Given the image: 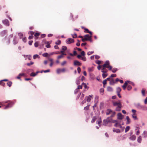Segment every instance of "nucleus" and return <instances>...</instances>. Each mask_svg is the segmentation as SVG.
I'll return each instance as SVG.
<instances>
[{"label": "nucleus", "instance_id": "nucleus-1", "mask_svg": "<svg viewBox=\"0 0 147 147\" xmlns=\"http://www.w3.org/2000/svg\"><path fill=\"white\" fill-rule=\"evenodd\" d=\"M113 105L114 106H117L115 110L117 111H120L122 107V105L120 100H118L117 101H112Z\"/></svg>", "mask_w": 147, "mask_h": 147}, {"label": "nucleus", "instance_id": "nucleus-48", "mask_svg": "<svg viewBox=\"0 0 147 147\" xmlns=\"http://www.w3.org/2000/svg\"><path fill=\"white\" fill-rule=\"evenodd\" d=\"M94 53L93 51H89V52H88V53H87V55H89L92 54V53Z\"/></svg>", "mask_w": 147, "mask_h": 147}, {"label": "nucleus", "instance_id": "nucleus-4", "mask_svg": "<svg viewBox=\"0 0 147 147\" xmlns=\"http://www.w3.org/2000/svg\"><path fill=\"white\" fill-rule=\"evenodd\" d=\"M132 117L134 120H137L138 119V118H137L136 114V110L134 109H132Z\"/></svg>", "mask_w": 147, "mask_h": 147}, {"label": "nucleus", "instance_id": "nucleus-45", "mask_svg": "<svg viewBox=\"0 0 147 147\" xmlns=\"http://www.w3.org/2000/svg\"><path fill=\"white\" fill-rule=\"evenodd\" d=\"M89 109V106H87L84 108V110H88Z\"/></svg>", "mask_w": 147, "mask_h": 147}, {"label": "nucleus", "instance_id": "nucleus-24", "mask_svg": "<svg viewBox=\"0 0 147 147\" xmlns=\"http://www.w3.org/2000/svg\"><path fill=\"white\" fill-rule=\"evenodd\" d=\"M94 67H89L88 69V71L89 72H92L94 70Z\"/></svg>", "mask_w": 147, "mask_h": 147}, {"label": "nucleus", "instance_id": "nucleus-11", "mask_svg": "<svg viewBox=\"0 0 147 147\" xmlns=\"http://www.w3.org/2000/svg\"><path fill=\"white\" fill-rule=\"evenodd\" d=\"M93 95H89L88 96L86 97L85 98L87 99V101L88 102L90 101L91 98H92Z\"/></svg>", "mask_w": 147, "mask_h": 147}, {"label": "nucleus", "instance_id": "nucleus-21", "mask_svg": "<svg viewBox=\"0 0 147 147\" xmlns=\"http://www.w3.org/2000/svg\"><path fill=\"white\" fill-rule=\"evenodd\" d=\"M142 140V137L141 136H140L138 138L137 141L139 143H140L141 141Z\"/></svg>", "mask_w": 147, "mask_h": 147}, {"label": "nucleus", "instance_id": "nucleus-44", "mask_svg": "<svg viewBox=\"0 0 147 147\" xmlns=\"http://www.w3.org/2000/svg\"><path fill=\"white\" fill-rule=\"evenodd\" d=\"M34 63L31 61L30 62V63H27V65L28 66H29L33 64Z\"/></svg>", "mask_w": 147, "mask_h": 147}, {"label": "nucleus", "instance_id": "nucleus-43", "mask_svg": "<svg viewBox=\"0 0 147 147\" xmlns=\"http://www.w3.org/2000/svg\"><path fill=\"white\" fill-rule=\"evenodd\" d=\"M137 128H138V130L136 132V134L137 135H138L140 134L139 127H137Z\"/></svg>", "mask_w": 147, "mask_h": 147}, {"label": "nucleus", "instance_id": "nucleus-7", "mask_svg": "<svg viewBox=\"0 0 147 147\" xmlns=\"http://www.w3.org/2000/svg\"><path fill=\"white\" fill-rule=\"evenodd\" d=\"M65 71L66 70L65 68L62 69L58 68L57 69L56 72L57 74H59L61 72H65Z\"/></svg>", "mask_w": 147, "mask_h": 147}, {"label": "nucleus", "instance_id": "nucleus-60", "mask_svg": "<svg viewBox=\"0 0 147 147\" xmlns=\"http://www.w3.org/2000/svg\"><path fill=\"white\" fill-rule=\"evenodd\" d=\"M95 58L96 59H99L100 58V56L98 55H95Z\"/></svg>", "mask_w": 147, "mask_h": 147}, {"label": "nucleus", "instance_id": "nucleus-25", "mask_svg": "<svg viewBox=\"0 0 147 147\" xmlns=\"http://www.w3.org/2000/svg\"><path fill=\"white\" fill-rule=\"evenodd\" d=\"M96 119V117L94 116V117H93L91 120V122L92 123L94 122Z\"/></svg>", "mask_w": 147, "mask_h": 147}, {"label": "nucleus", "instance_id": "nucleus-26", "mask_svg": "<svg viewBox=\"0 0 147 147\" xmlns=\"http://www.w3.org/2000/svg\"><path fill=\"white\" fill-rule=\"evenodd\" d=\"M126 119L127 120V124H129L130 123V119L128 116H127Z\"/></svg>", "mask_w": 147, "mask_h": 147}, {"label": "nucleus", "instance_id": "nucleus-51", "mask_svg": "<svg viewBox=\"0 0 147 147\" xmlns=\"http://www.w3.org/2000/svg\"><path fill=\"white\" fill-rule=\"evenodd\" d=\"M129 81H127L124 83L123 85L126 86L127 85L128 83L129 82Z\"/></svg>", "mask_w": 147, "mask_h": 147}, {"label": "nucleus", "instance_id": "nucleus-13", "mask_svg": "<svg viewBox=\"0 0 147 147\" xmlns=\"http://www.w3.org/2000/svg\"><path fill=\"white\" fill-rule=\"evenodd\" d=\"M117 119H123V116L120 113H119L117 114Z\"/></svg>", "mask_w": 147, "mask_h": 147}, {"label": "nucleus", "instance_id": "nucleus-59", "mask_svg": "<svg viewBox=\"0 0 147 147\" xmlns=\"http://www.w3.org/2000/svg\"><path fill=\"white\" fill-rule=\"evenodd\" d=\"M34 45L35 47H37L38 46V43L37 42H36L35 43Z\"/></svg>", "mask_w": 147, "mask_h": 147}, {"label": "nucleus", "instance_id": "nucleus-29", "mask_svg": "<svg viewBox=\"0 0 147 147\" xmlns=\"http://www.w3.org/2000/svg\"><path fill=\"white\" fill-rule=\"evenodd\" d=\"M12 82L11 81H9L7 83V84L9 87H10L12 84Z\"/></svg>", "mask_w": 147, "mask_h": 147}, {"label": "nucleus", "instance_id": "nucleus-37", "mask_svg": "<svg viewBox=\"0 0 147 147\" xmlns=\"http://www.w3.org/2000/svg\"><path fill=\"white\" fill-rule=\"evenodd\" d=\"M82 28H84V32H86V33H87V32H89V30L88 29H87V28H84V27H82Z\"/></svg>", "mask_w": 147, "mask_h": 147}, {"label": "nucleus", "instance_id": "nucleus-2", "mask_svg": "<svg viewBox=\"0 0 147 147\" xmlns=\"http://www.w3.org/2000/svg\"><path fill=\"white\" fill-rule=\"evenodd\" d=\"M102 67H104L109 69L110 70H111L112 67L110 65V63L109 61H106L103 65H102Z\"/></svg>", "mask_w": 147, "mask_h": 147}, {"label": "nucleus", "instance_id": "nucleus-56", "mask_svg": "<svg viewBox=\"0 0 147 147\" xmlns=\"http://www.w3.org/2000/svg\"><path fill=\"white\" fill-rule=\"evenodd\" d=\"M23 35V34L22 33H18V36L20 37H22Z\"/></svg>", "mask_w": 147, "mask_h": 147}, {"label": "nucleus", "instance_id": "nucleus-57", "mask_svg": "<svg viewBox=\"0 0 147 147\" xmlns=\"http://www.w3.org/2000/svg\"><path fill=\"white\" fill-rule=\"evenodd\" d=\"M103 84L104 85H105L107 84V81L106 80H105L103 81Z\"/></svg>", "mask_w": 147, "mask_h": 147}, {"label": "nucleus", "instance_id": "nucleus-46", "mask_svg": "<svg viewBox=\"0 0 147 147\" xmlns=\"http://www.w3.org/2000/svg\"><path fill=\"white\" fill-rule=\"evenodd\" d=\"M96 63L98 64H100L101 63V61L99 60H97L95 62Z\"/></svg>", "mask_w": 147, "mask_h": 147}, {"label": "nucleus", "instance_id": "nucleus-9", "mask_svg": "<svg viewBox=\"0 0 147 147\" xmlns=\"http://www.w3.org/2000/svg\"><path fill=\"white\" fill-rule=\"evenodd\" d=\"M74 65L75 66H81L82 63L77 60H75L74 61Z\"/></svg>", "mask_w": 147, "mask_h": 147}, {"label": "nucleus", "instance_id": "nucleus-22", "mask_svg": "<svg viewBox=\"0 0 147 147\" xmlns=\"http://www.w3.org/2000/svg\"><path fill=\"white\" fill-rule=\"evenodd\" d=\"M112 111L111 109H108L107 110V112H106V115H109L110 113H112Z\"/></svg>", "mask_w": 147, "mask_h": 147}, {"label": "nucleus", "instance_id": "nucleus-41", "mask_svg": "<svg viewBox=\"0 0 147 147\" xmlns=\"http://www.w3.org/2000/svg\"><path fill=\"white\" fill-rule=\"evenodd\" d=\"M63 57V55L62 54L61 55L58 56L57 57V58L58 59H59L62 58Z\"/></svg>", "mask_w": 147, "mask_h": 147}, {"label": "nucleus", "instance_id": "nucleus-50", "mask_svg": "<svg viewBox=\"0 0 147 147\" xmlns=\"http://www.w3.org/2000/svg\"><path fill=\"white\" fill-rule=\"evenodd\" d=\"M50 69H47V70H46L42 71H41V72H42V71H43L44 73H47V72H50Z\"/></svg>", "mask_w": 147, "mask_h": 147}, {"label": "nucleus", "instance_id": "nucleus-34", "mask_svg": "<svg viewBox=\"0 0 147 147\" xmlns=\"http://www.w3.org/2000/svg\"><path fill=\"white\" fill-rule=\"evenodd\" d=\"M142 93L143 96H145V90L143 89H142Z\"/></svg>", "mask_w": 147, "mask_h": 147}, {"label": "nucleus", "instance_id": "nucleus-10", "mask_svg": "<svg viewBox=\"0 0 147 147\" xmlns=\"http://www.w3.org/2000/svg\"><path fill=\"white\" fill-rule=\"evenodd\" d=\"M3 23L6 26H9V23L8 20L5 19L3 21Z\"/></svg>", "mask_w": 147, "mask_h": 147}, {"label": "nucleus", "instance_id": "nucleus-16", "mask_svg": "<svg viewBox=\"0 0 147 147\" xmlns=\"http://www.w3.org/2000/svg\"><path fill=\"white\" fill-rule=\"evenodd\" d=\"M114 126L116 127H121V125L119 122H118V121L116 122L114 125Z\"/></svg>", "mask_w": 147, "mask_h": 147}, {"label": "nucleus", "instance_id": "nucleus-27", "mask_svg": "<svg viewBox=\"0 0 147 147\" xmlns=\"http://www.w3.org/2000/svg\"><path fill=\"white\" fill-rule=\"evenodd\" d=\"M121 91V89L120 87H118L117 88V93H120V92Z\"/></svg>", "mask_w": 147, "mask_h": 147}, {"label": "nucleus", "instance_id": "nucleus-39", "mask_svg": "<svg viewBox=\"0 0 147 147\" xmlns=\"http://www.w3.org/2000/svg\"><path fill=\"white\" fill-rule=\"evenodd\" d=\"M67 49V48L66 46H63L62 47V49L63 51H65Z\"/></svg>", "mask_w": 147, "mask_h": 147}, {"label": "nucleus", "instance_id": "nucleus-38", "mask_svg": "<svg viewBox=\"0 0 147 147\" xmlns=\"http://www.w3.org/2000/svg\"><path fill=\"white\" fill-rule=\"evenodd\" d=\"M61 42L60 40H57L55 44L57 45H59L61 44Z\"/></svg>", "mask_w": 147, "mask_h": 147}, {"label": "nucleus", "instance_id": "nucleus-42", "mask_svg": "<svg viewBox=\"0 0 147 147\" xmlns=\"http://www.w3.org/2000/svg\"><path fill=\"white\" fill-rule=\"evenodd\" d=\"M39 55H34L33 58L34 59H36V58L38 57Z\"/></svg>", "mask_w": 147, "mask_h": 147}, {"label": "nucleus", "instance_id": "nucleus-47", "mask_svg": "<svg viewBox=\"0 0 147 147\" xmlns=\"http://www.w3.org/2000/svg\"><path fill=\"white\" fill-rule=\"evenodd\" d=\"M116 76V74H112L110 76V78H111V77H115Z\"/></svg>", "mask_w": 147, "mask_h": 147}, {"label": "nucleus", "instance_id": "nucleus-31", "mask_svg": "<svg viewBox=\"0 0 147 147\" xmlns=\"http://www.w3.org/2000/svg\"><path fill=\"white\" fill-rule=\"evenodd\" d=\"M117 69L116 68H113L112 69L111 71H112L113 73H115L117 70Z\"/></svg>", "mask_w": 147, "mask_h": 147}, {"label": "nucleus", "instance_id": "nucleus-52", "mask_svg": "<svg viewBox=\"0 0 147 147\" xmlns=\"http://www.w3.org/2000/svg\"><path fill=\"white\" fill-rule=\"evenodd\" d=\"M142 109L144 111H147V107H143L142 108Z\"/></svg>", "mask_w": 147, "mask_h": 147}, {"label": "nucleus", "instance_id": "nucleus-18", "mask_svg": "<svg viewBox=\"0 0 147 147\" xmlns=\"http://www.w3.org/2000/svg\"><path fill=\"white\" fill-rule=\"evenodd\" d=\"M7 31L6 30H4L2 31L1 33V36H3L6 34L7 33Z\"/></svg>", "mask_w": 147, "mask_h": 147}, {"label": "nucleus", "instance_id": "nucleus-19", "mask_svg": "<svg viewBox=\"0 0 147 147\" xmlns=\"http://www.w3.org/2000/svg\"><path fill=\"white\" fill-rule=\"evenodd\" d=\"M113 132H116L117 133H119L120 132V130L119 129H117L114 128L113 129Z\"/></svg>", "mask_w": 147, "mask_h": 147}, {"label": "nucleus", "instance_id": "nucleus-62", "mask_svg": "<svg viewBox=\"0 0 147 147\" xmlns=\"http://www.w3.org/2000/svg\"><path fill=\"white\" fill-rule=\"evenodd\" d=\"M81 54L82 56H84L85 55V53L84 51H82L81 53Z\"/></svg>", "mask_w": 147, "mask_h": 147}, {"label": "nucleus", "instance_id": "nucleus-6", "mask_svg": "<svg viewBox=\"0 0 147 147\" xmlns=\"http://www.w3.org/2000/svg\"><path fill=\"white\" fill-rule=\"evenodd\" d=\"M82 40L83 42L89 41L90 42H92V37H84V38H82Z\"/></svg>", "mask_w": 147, "mask_h": 147}, {"label": "nucleus", "instance_id": "nucleus-54", "mask_svg": "<svg viewBox=\"0 0 147 147\" xmlns=\"http://www.w3.org/2000/svg\"><path fill=\"white\" fill-rule=\"evenodd\" d=\"M84 95L83 94H82L81 95V97H80V98L81 99V100H82L83 99V98H84Z\"/></svg>", "mask_w": 147, "mask_h": 147}, {"label": "nucleus", "instance_id": "nucleus-17", "mask_svg": "<svg viewBox=\"0 0 147 147\" xmlns=\"http://www.w3.org/2000/svg\"><path fill=\"white\" fill-rule=\"evenodd\" d=\"M39 72L38 71L36 72V73L32 72L30 74V76L32 77L35 76Z\"/></svg>", "mask_w": 147, "mask_h": 147}, {"label": "nucleus", "instance_id": "nucleus-8", "mask_svg": "<svg viewBox=\"0 0 147 147\" xmlns=\"http://www.w3.org/2000/svg\"><path fill=\"white\" fill-rule=\"evenodd\" d=\"M66 41L67 44H69L73 42L74 41L73 39L70 38L66 40Z\"/></svg>", "mask_w": 147, "mask_h": 147}, {"label": "nucleus", "instance_id": "nucleus-14", "mask_svg": "<svg viewBox=\"0 0 147 147\" xmlns=\"http://www.w3.org/2000/svg\"><path fill=\"white\" fill-rule=\"evenodd\" d=\"M105 67H102L101 69V71L103 73H107L108 71V70Z\"/></svg>", "mask_w": 147, "mask_h": 147}, {"label": "nucleus", "instance_id": "nucleus-5", "mask_svg": "<svg viewBox=\"0 0 147 147\" xmlns=\"http://www.w3.org/2000/svg\"><path fill=\"white\" fill-rule=\"evenodd\" d=\"M28 34L31 35H34L35 37L38 36L40 34V33L39 32H36L35 33L34 32L32 31L29 32Z\"/></svg>", "mask_w": 147, "mask_h": 147}, {"label": "nucleus", "instance_id": "nucleus-58", "mask_svg": "<svg viewBox=\"0 0 147 147\" xmlns=\"http://www.w3.org/2000/svg\"><path fill=\"white\" fill-rule=\"evenodd\" d=\"M22 40L24 42H26V37H24L22 39Z\"/></svg>", "mask_w": 147, "mask_h": 147}, {"label": "nucleus", "instance_id": "nucleus-35", "mask_svg": "<svg viewBox=\"0 0 147 147\" xmlns=\"http://www.w3.org/2000/svg\"><path fill=\"white\" fill-rule=\"evenodd\" d=\"M67 63V61H63L61 63V66H64Z\"/></svg>", "mask_w": 147, "mask_h": 147}, {"label": "nucleus", "instance_id": "nucleus-49", "mask_svg": "<svg viewBox=\"0 0 147 147\" xmlns=\"http://www.w3.org/2000/svg\"><path fill=\"white\" fill-rule=\"evenodd\" d=\"M77 70L78 73L80 74L81 72V69L80 67H78L77 68Z\"/></svg>", "mask_w": 147, "mask_h": 147}, {"label": "nucleus", "instance_id": "nucleus-15", "mask_svg": "<svg viewBox=\"0 0 147 147\" xmlns=\"http://www.w3.org/2000/svg\"><path fill=\"white\" fill-rule=\"evenodd\" d=\"M48 59L49 61L51 62L50 64V67H52L53 66V59L49 57L48 58Z\"/></svg>", "mask_w": 147, "mask_h": 147}, {"label": "nucleus", "instance_id": "nucleus-28", "mask_svg": "<svg viewBox=\"0 0 147 147\" xmlns=\"http://www.w3.org/2000/svg\"><path fill=\"white\" fill-rule=\"evenodd\" d=\"M130 128V127L129 126H127L126 127L125 129V132H127L129 130Z\"/></svg>", "mask_w": 147, "mask_h": 147}, {"label": "nucleus", "instance_id": "nucleus-61", "mask_svg": "<svg viewBox=\"0 0 147 147\" xmlns=\"http://www.w3.org/2000/svg\"><path fill=\"white\" fill-rule=\"evenodd\" d=\"M117 121H118L117 120H112L111 122L112 123H116V122H117Z\"/></svg>", "mask_w": 147, "mask_h": 147}, {"label": "nucleus", "instance_id": "nucleus-23", "mask_svg": "<svg viewBox=\"0 0 147 147\" xmlns=\"http://www.w3.org/2000/svg\"><path fill=\"white\" fill-rule=\"evenodd\" d=\"M46 47L47 48H50L51 47V46L50 45V43H49L48 42H46Z\"/></svg>", "mask_w": 147, "mask_h": 147}, {"label": "nucleus", "instance_id": "nucleus-20", "mask_svg": "<svg viewBox=\"0 0 147 147\" xmlns=\"http://www.w3.org/2000/svg\"><path fill=\"white\" fill-rule=\"evenodd\" d=\"M107 90L109 92H112L113 91V88L110 86H108L107 88Z\"/></svg>", "mask_w": 147, "mask_h": 147}, {"label": "nucleus", "instance_id": "nucleus-30", "mask_svg": "<svg viewBox=\"0 0 147 147\" xmlns=\"http://www.w3.org/2000/svg\"><path fill=\"white\" fill-rule=\"evenodd\" d=\"M110 121H109L108 119H106L104 120L103 121V122L104 123H105V124H108L109 122H110Z\"/></svg>", "mask_w": 147, "mask_h": 147}, {"label": "nucleus", "instance_id": "nucleus-55", "mask_svg": "<svg viewBox=\"0 0 147 147\" xmlns=\"http://www.w3.org/2000/svg\"><path fill=\"white\" fill-rule=\"evenodd\" d=\"M82 59L84 61H86V58L85 57H82Z\"/></svg>", "mask_w": 147, "mask_h": 147}, {"label": "nucleus", "instance_id": "nucleus-36", "mask_svg": "<svg viewBox=\"0 0 147 147\" xmlns=\"http://www.w3.org/2000/svg\"><path fill=\"white\" fill-rule=\"evenodd\" d=\"M48 53H45L43 54H42L43 56L44 57H47L48 56Z\"/></svg>", "mask_w": 147, "mask_h": 147}, {"label": "nucleus", "instance_id": "nucleus-40", "mask_svg": "<svg viewBox=\"0 0 147 147\" xmlns=\"http://www.w3.org/2000/svg\"><path fill=\"white\" fill-rule=\"evenodd\" d=\"M132 88L131 86L130 85H128L127 87V89L128 90H130Z\"/></svg>", "mask_w": 147, "mask_h": 147}, {"label": "nucleus", "instance_id": "nucleus-53", "mask_svg": "<svg viewBox=\"0 0 147 147\" xmlns=\"http://www.w3.org/2000/svg\"><path fill=\"white\" fill-rule=\"evenodd\" d=\"M101 68H102V66L99 65L97 67V69L98 70H100Z\"/></svg>", "mask_w": 147, "mask_h": 147}, {"label": "nucleus", "instance_id": "nucleus-63", "mask_svg": "<svg viewBox=\"0 0 147 147\" xmlns=\"http://www.w3.org/2000/svg\"><path fill=\"white\" fill-rule=\"evenodd\" d=\"M101 123V120L100 119V120H99L98 121V124L99 125V126H100V124Z\"/></svg>", "mask_w": 147, "mask_h": 147}, {"label": "nucleus", "instance_id": "nucleus-3", "mask_svg": "<svg viewBox=\"0 0 147 147\" xmlns=\"http://www.w3.org/2000/svg\"><path fill=\"white\" fill-rule=\"evenodd\" d=\"M5 103H8V104L5 106L4 109H6L9 107H11L14 104V103L13 102L8 101L5 102Z\"/></svg>", "mask_w": 147, "mask_h": 147}, {"label": "nucleus", "instance_id": "nucleus-33", "mask_svg": "<svg viewBox=\"0 0 147 147\" xmlns=\"http://www.w3.org/2000/svg\"><path fill=\"white\" fill-rule=\"evenodd\" d=\"M107 75L108 74H105V73H103L102 74V76L103 78H105Z\"/></svg>", "mask_w": 147, "mask_h": 147}, {"label": "nucleus", "instance_id": "nucleus-64", "mask_svg": "<svg viewBox=\"0 0 147 147\" xmlns=\"http://www.w3.org/2000/svg\"><path fill=\"white\" fill-rule=\"evenodd\" d=\"M32 42L33 41L32 40L29 41L28 42L29 44L30 45H31L32 44Z\"/></svg>", "mask_w": 147, "mask_h": 147}, {"label": "nucleus", "instance_id": "nucleus-12", "mask_svg": "<svg viewBox=\"0 0 147 147\" xmlns=\"http://www.w3.org/2000/svg\"><path fill=\"white\" fill-rule=\"evenodd\" d=\"M136 138V137L135 135H133L129 138V139L132 141L135 140Z\"/></svg>", "mask_w": 147, "mask_h": 147}, {"label": "nucleus", "instance_id": "nucleus-32", "mask_svg": "<svg viewBox=\"0 0 147 147\" xmlns=\"http://www.w3.org/2000/svg\"><path fill=\"white\" fill-rule=\"evenodd\" d=\"M115 82L114 81V80L112 79L111 80L110 82V84L111 85H113L115 83Z\"/></svg>", "mask_w": 147, "mask_h": 147}]
</instances>
